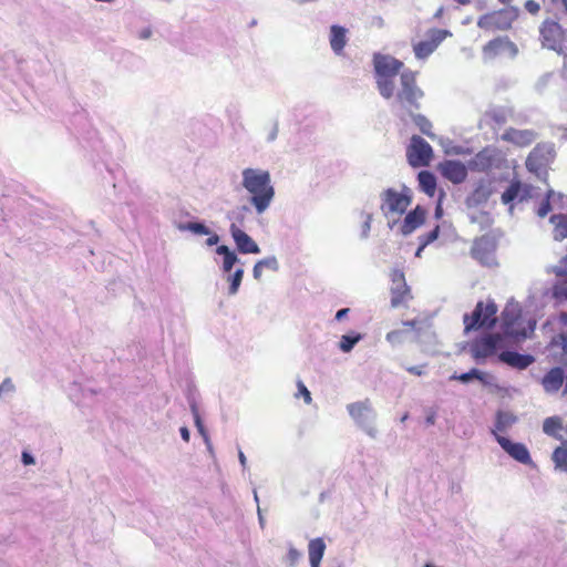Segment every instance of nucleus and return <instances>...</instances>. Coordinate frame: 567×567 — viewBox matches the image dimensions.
Returning a JSON list of instances; mask_svg holds the SVG:
<instances>
[{
	"label": "nucleus",
	"mask_w": 567,
	"mask_h": 567,
	"mask_svg": "<svg viewBox=\"0 0 567 567\" xmlns=\"http://www.w3.org/2000/svg\"><path fill=\"white\" fill-rule=\"evenodd\" d=\"M241 175V184L250 195V204L258 214H262L275 197L270 173L259 168H245Z\"/></svg>",
	"instance_id": "f257e3e1"
},
{
	"label": "nucleus",
	"mask_w": 567,
	"mask_h": 567,
	"mask_svg": "<svg viewBox=\"0 0 567 567\" xmlns=\"http://www.w3.org/2000/svg\"><path fill=\"white\" fill-rule=\"evenodd\" d=\"M394 103L400 111L408 115L421 107V100L424 97L423 90L417 84V72L405 69L400 74V86L394 90Z\"/></svg>",
	"instance_id": "f03ea898"
},
{
	"label": "nucleus",
	"mask_w": 567,
	"mask_h": 567,
	"mask_svg": "<svg viewBox=\"0 0 567 567\" xmlns=\"http://www.w3.org/2000/svg\"><path fill=\"white\" fill-rule=\"evenodd\" d=\"M373 68L379 93L385 100L394 95V78L404 69L402 61L394 56L377 53L373 55Z\"/></svg>",
	"instance_id": "7ed1b4c3"
},
{
	"label": "nucleus",
	"mask_w": 567,
	"mask_h": 567,
	"mask_svg": "<svg viewBox=\"0 0 567 567\" xmlns=\"http://www.w3.org/2000/svg\"><path fill=\"white\" fill-rule=\"evenodd\" d=\"M497 306L494 301H478L471 315L463 318L465 331L478 330L481 328H493L497 321Z\"/></svg>",
	"instance_id": "20e7f679"
},
{
	"label": "nucleus",
	"mask_w": 567,
	"mask_h": 567,
	"mask_svg": "<svg viewBox=\"0 0 567 567\" xmlns=\"http://www.w3.org/2000/svg\"><path fill=\"white\" fill-rule=\"evenodd\" d=\"M556 156L553 143H538L526 158V168L537 177L546 179L547 169Z\"/></svg>",
	"instance_id": "39448f33"
},
{
	"label": "nucleus",
	"mask_w": 567,
	"mask_h": 567,
	"mask_svg": "<svg viewBox=\"0 0 567 567\" xmlns=\"http://www.w3.org/2000/svg\"><path fill=\"white\" fill-rule=\"evenodd\" d=\"M518 17V10L514 7L504 8L481 16L477 27L487 32L505 31L512 28Z\"/></svg>",
	"instance_id": "423d86ee"
},
{
	"label": "nucleus",
	"mask_w": 567,
	"mask_h": 567,
	"mask_svg": "<svg viewBox=\"0 0 567 567\" xmlns=\"http://www.w3.org/2000/svg\"><path fill=\"white\" fill-rule=\"evenodd\" d=\"M567 34L554 19L547 18L539 25V40L544 48L561 53L565 49Z\"/></svg>",
	"instance_id": "0eeeda50"
},
{
	"label": "nucleus",
	"mask_w": 567,
	"mask_h": 567,
	"mask_svg": "<svg viewBox=\"0 0 567 567\" xmlns=\"http://www.w3.org/2000/svg\"><path fill=\"white\" fill-rule=\"evenodd\" d=\"M381 209L388 216H401L411 204V196L400 193L393 188H388L382 193Z\"/></svg>",
	"instance_id": "6e6552de"
},
{
	"label": "nucleus",
	"mask_w": 567,
	"mask_h": 567,
	"mask_svg": "<svg viewBox=\"0 0 567 567\" xmlns=\"http://www.w3.org/2000/svg\"><path fill=\"white\" fill-rule=\"evenodd\" d=\"M497 243L495 237L491 235H483L475 238L471 255L474 259L484 266H495L497 264L495 251Z\"/></svg>",
	"instance_id": "1a4fd4ad"
},
{
	"label": "nucleus",
	"mask_w": 567,
	"mask_h": 567,
	"mask_svg": "<svg viewBox=\"0 0 567 567\" xmlns=\"http://www.w3.org/2000/svg\"><path fill=\"white\" fill-rule=\"evenodd\" d=\"M390 280L391 307L399 308L406 306L413 297L406 284L404 272L400 269H393L390 274Z\"/></svg>",
	"instance_id": "9d476101"
},
{
	"label": "nucleus",
	"mask_w": 567,
	"mask_h": 567,
	"mask_svg": "<svg viewBox=\"0 0 567 567\" xmlns=\"http://www.w3.org/2000/svg\"><path fill=\"white\" fill-rule=\"evenodd\" d=\"M406 157L412 167L427 166L433 157V150L423 137L413 135L406 150Z\"/></svg>",
	"instance_id": "9b49d317"
},
{
	"label": "nucleus",
	"mask_w": 567,
	"mask_h": 567,
	"mask_svg": "<svg viewBox=\"0 0 567 567\" xmlns=\"http://www.w3.org/2000/svg\"><path fill=\"white\" fill-rule=\"evenodd\" d=\"M452 33L449 30L433 28L426 32V40L413 44V52L419 60L429 58L437 47Z\"/></svg>",
	"instance_id": "f8f14e48"
},
{
	"label": "nucleus",
	"mask_w": 567,
	"mask_h": 567,
	"mask_svg": "<svg viewBox=\"0 0 567 567\" xmlns=\"http://www.w3.org/2000/svg\"><path fill=\"white\" fill-rule=\"evenodd\" d=\"M505 337L501 333H491L477 339L472 346V353L475 359H485L496 353L498 349L505 348Z\"/></svg>",
	"instance_id": "ddd939ff"
},
{
	"label": "nucleus",
	"mask_w": 567,
	"mask_h": 567,
	"mask_svg": "<svg viewBox=\"0 0 567 567\" xmlns=\"http://www.w3.org/2000/svg\"><path fill=\"white\" fill-rule=\"evenodd\" d=\"M517 47L508 37H497L483 47V54L486 59H495L499 55L515 56Z\"/></svg>",
	"instance_id": "4468645a"
},
{
	"label": "nucleus",
	"mask_w": 567,
	"mask_h": 567,
	"mask_svg": "<svg viewBox=\"0 0 567 567\" xmlns=\"http://www.w3.org/2000/svg\"><path fill=\"white\" fill-rule=\"evenodd\" d=\"M231 237L241 254H259L260 248L255 240L247 235L236 223H231L229 227Z\"/></svg>",
	"instance_id": "2eb2a0df"
},
{
	"label": "nucleus",
	"mask_w": 567,
	"mask_h": 567,
	"mask_svg": "<svg viewBox=\"0 0 567 567\" xmlns=\"http://www.w3.org/2000/svg\"><path fill=\"white\" fill-rule=\"evenodd\" d=\"M501 447L515 461L522 464H532V457L528 449L523 443H515L505 436L497 437Z\"/></svg>",
	"instance_id": "dca6fc26"
},
{
	"label": "nucleus",
	"mask_w": 567,
	"mask_h": 567,
	"mask_svg": "<svg viewBox=\"0 0 567 567\" xmlns=\"http://www.w3.org/2000/svg\"><path fill=\"white\" fill-rule=\"evenodd\" d=\"M440 172L443 177L454 184H460L467 177V169L465 165L458 161H444L440 164Z\"/></svg>",
	"instance_id": "f3484780"
},
{
	"label": "nucleus",
	"mask_w": 567,
	"mask_h": 567,
	"mask_svg": "<svg viewBox=\"0 0 567 567\" xmlns=\"http://www.w3.org/2000/svg\"><path fill=\"white\" fill-rule=\"evenodd\" d=\"M543 432L560 443H567V424H564L561 416L546 417L543 421Z\"/></svg>",
	"instance_id": "a211bd4d"
},
{
	"label": "nucleus",
	"mask_w": 567,
	"mask_h": 567,
	"mask_svg": "<svg viewBox=\"0 0 567 567\" xmlns=\"http://www.w3.org/2000/svg\"><path fill=\"white\" fill-rule=\"evenodd\" d=\"M502 140L519 147H526L536 140V133L533 130L509 127L503 133Z\"/></svg>",
	"instance_id": "6ab92c4d"
},
{
	"label": "nucleus",
	"mask_w": 567,
	"mask_h": 567,
	"mask_svg": "<svg viewBox=\"0 0 567 567\" xmlns=\"http://www.w3.org/2000/svg\"><path fill=\"white\" fill-rule=\"evenodd\" d=\"M419 323L417 320L402 321V328L388 332L385 340L393 347L400 346L408 340L412 332L419 330Z\"/></svg>",
	"instance_id": "aec40b11"
},
{
	"label": "nucleus",
	"mask_w": 567,
	"mask_h": 567,
	"mask_svg": "<svg viewBox=\"0 0 567 567\" xmlns=\"http://www.w3.org/2000/svg\"><path fill=\"white\" fill-rule=\"evenodd\" d=\"M532 195V186L525 185L520 181H513L506 190L502 194V203L507 205L514 199L525 200Z\"/></svg>",
	"instance_id": "412c9836"
},
{
	"label": "nucleus",
	"mask_w": 567,
	"mask_h": 567,
	"mask_svg": "<svg viewBox=\"0 0 567 567\" xmlns=\"http://www.w3.org/2000/svg\"><path fill=\"white\" fill-rule=\"evenodd\" d=\"M499 360L509 367L524 370L534 362V357L530 354H520L515 351H503L498 355Z\"/></svg>",
	"instance_id": "4be33fe9"
},
{
	"label": "nucleus",
	"mask_w": 567,
	"mask_h": 567,
	"mask_svg": "<svg viewBox=\"0 0 567 567\" xmlns=\"http://www.w3.org/2000/svg\"><path fill=\"white\" fill-rule=\"evenodd\" d=\"M517 422V416L508 411H497L495 415V424L492 434L495 440L503 436L502 433L507 432Z\"/></svg>",
	"instance_id": "5701e85b"
},
{
	"label": "nucleus",
	"mask_w": 567,
	"mask_h": 567,
	"mask_svg": "<svg viewBox=\"0 0 567 567\" xmlns=\"http://www.w3.org/2000/svg\"><path fill=\"white\" fill-rule=\"evenodd\" d=\"M426 212L421 206H416L413 210L406 214L401 231L403 235H409L419 228L425 220Z\"/></svg>",
	"instance_id": "b1692460"
},
{
	"label": "nucleus",
	"mask_w": 567,
	"mask_h": 567,
	"mask_svg": "<svg viewBox=\"0 0 567 567\" xmlns=\"http://www.w3.org/2000/svg\"><path fill=\"white\" fill-rule=\"evenodd\" d=\"M564 370L559 367L551 368L542 379V385L547 393L557 392L564 383Z\"/></svg>",
	"instance_id": "393cba45"
},
{
	"label": "nucleus",
	"mask_w": 567,
	"mask_h": 567,
	"mask_svg": "<svg viewBox=\"0 0 567 567\" xmlns=\"http://www.w3.org/2000/svg\"><path fill=\"white\" fill-rule=\"evenodd\" d=\"M347 44V29L340 25H332L330 29V45L336 54H341Z\"/></svg>",
	"instance_id": "a878e982"
},
{
	"label": "nucleus",
	"mask_w": 567,
	"mask_h": 567,
	"mask_svg": "<svg viewBox=\"0 0 567 567\" xmlns=\"http://www.w3.org/2000/svg\"><path fill=\"white\" fill-rule=\"evenodd\" d=\"M324 550L326 544L322 538H315L309 542L308 554L311 567H320Z\"/></svg>",
	"instance_id": "bb28decb"
},
{
	"label": "nucleus",
	"mask_w": 567,
	"mask_h": 567,
	"mask_svg": "<svg viewBox=\"0 0 567 567\" xmlns=\"http://www.w3.org/2000/svg\"><path fill=\"white\" fill-rule=\"evenodd\" d=\"M420 188L429 196H434L436 190V178L433 173L422 171L417 175Z\"/></svg>",
	"instance_id": "cd10ccee"
},
{
	"label": "nucleus",
	"mask_w": 567,
	"mask_h": 567,
	"mask_svg": "<svg viewBox=\"0 0 567 567\" xmlns=\"http://www.w3.org/2000/svg\"><path fill=\"white\" fill-rule=\"evenodd\" d=\"M549 220L554 225L555 240L561 241L567 238V215L556 214Z\"/></svg>",
	"instance_id": "c85d7f7f"
},
{
	"label": "nucleus",
	"mask_w": 567,
	"mask_h": 567,
	"mask_svg": "<svg viewBox=\"0 0 567 567\" xmlns=\"http://www.w3.org/2000/svg\"><path fill=\"white\" fill-rule=\"evenodd\" d=\"M348 412L353 420L362 422L365 415L371 411L370 401L354 402L348 405Z\"/></svg>",
	"instance_id": "c756f323"
},
{
	"label": "nucleus",
	"mask_w": 567,
	"mask_h": 567,
	"mask_svg": "<svg viewBox=\"0 0 567 567\" xmlns=\"http://www.w3.org/2000/svg\"><path fill=\"white\" fill-rule=\"evenodd\" d=\"M519 318V310L513 306H507L502 312L503 328L507 334H515L512 327Z\"/></svg>",
	"instance_id": "7c9ffc66"
},
{
	"label": "nucleus",
	"mask_w": 567,
	"mask_h": 567,
	"mask_svg": "<svg viewBox=\"0 0 567 567\" xmlns=\"http://www.w3.org/2000/svg\"><path fill=\"white\" fill-rule=\"evenodd\" d=\"M555 468L567 473V443H561L551 453Z\"/></svg>",
	"instance_id": "2f4dec72"
},
{
	"label": "nucleus",
	"mask_w": 567,
	"mask_h": 567,
	"mask_svg": "<svg viewBox=\"0 0 567 567\" xmlns=\"http://www.w3.org/2000/svg\"><path fill=\"white\" fill-rule=\"evenodd\" d=\"M451 379L452 380H458V381L464 382V383L471 381L472 379H477L480 381H484V373L481 372L477 369H472L471 371H468L466 373H462L460 375L453 374L451 377Z\"/></svg>",
	"instance_id": "473e14b6"
},
{
	"label": "nucleus",
	"mask_w": 567,
	"mask_h": 567,
	"mask_svg": "<svg viewBox=\"0 0 567 567\" xmlns=\"http://www.w3.org/2000/svg\"><path fill=\"white\" fill-rule=\"evenodd\" d=\"M183 230H189L196 235H210L209 228L203 223L190 221L181 226Z\"/></svg>",
	"instance_id": "72a5a7b5"
},
{
	"label": "nucleus",
	"mask_w": 567,
	"mask_h": 567,
	"mask_svg": "<svg viewBox=\"0 0 567 567\" xmlns=\"http://www.w3.org/2000/svg\"><path fill=\"white\" fill-rule=\"evenodd\" d=\"M439 235H440V226L436 225L434 229H432L431 231L422 235L419 238L420 239L419 250H423L427 245H430L431 243L436 240Z\"/></svg>",
	"instance_id": "f704fd0d"
},
{
	"label": "nucleus",
	"mask_w": 567,
	"mask_h": 567,
	"mask_svg": "<svg viewBox=\"0 0 567 567\" xmlns=\"http://www.w3.org/2000/svg\"><path fill=\"white\" fill-rule=\"evenodd\" d=\"M414 120V123L420 127L421 132L427 136H433L431 133L432 124L424 115H411Z\"/></svg>",
	"instance_id": "c9c22d12"
},
{
	"label": "nucleus",
	"mask_w": 567,
	"mask_h": 567,
	"mask_svg": "<svg viewBox=\"0 0 567 567\" xmlns=\"http://www.w3.org/2000/svg\"><path fill=\"white\" fill-rule=\"evenodd\" d=\"M249 213V208L247 206H241L236 210H233L229 215V218L233 223H236L239 228L244 227L246 215Z\"/></svg>",
	"instance_id": "e433bc0d"
},
{
	"label": "nucleus",
	"mask_w": 567,
	"mask_h": 567,
	"mask_svg": "<svg viewBox=\"0 0 567 567\" xmlns=\"http://www.w3.org/2000/svg\"><path fill=\"white\" fill-rule=\"evenodd\" d=\"M244 276V270L241 268L237 269L230 277V286H229V295L237 293L239 286L241 284Z\"/></svg>",
	"instance_id": "4c0bfd02"
},
{
	"label": "nucleus",
	"mask_w": 567,
	"mask_h": 567,
	"mask_svg": "<svg viewBox=\"0 0 567 567\" xmlns=\"http://www.w3.org/2000/svg\"><path fill=\"white\" fill-rule=\"evenodd\" d=\"M553 194H554V192L551 189H549L546 193L545 199L540 203L539 207L537 208L538 217L544 218L551 210L550 198H551Z\"/></svg>",
	"instance_id": "58836bf2"
},
{
	"label": "nucleus",
	"mask_w": 567,
	"mask_h": 567,
	"mask_svg": "<svg viewBox=\"0 0 567 567\" xmlns=\"http://www.w3.org/2000/svg\"><path fill=\"white\" fill-rule=\"evenodd\" d=\"M360 334L358 336H342L341 340H340V349L343 351V352H349L353 347L354 344L360 340Z\"/></svg>",
	"instance_id": "ea45409f"
},
{
	"label": "nucleus",
	"mask_w": 567,
	"mask_h": 567,
	"mask_svg": "<svg viewBox=\"0 0 567 567\" xmlns=\"http://www.w3.org/2000/svg\"><path fill=\"white\" fill-rule=\"evenodd\" d=\"M238 261V258L234 251H230L223 260V270L229 272L234 265Z\"/></svg>",
	"instance_id": "a19ab883"
},
{
	"label": "nucleus",
	"mask_w": 567,
	"mask_h": 567,
	"mask_svg": "<svg viewBox=\"0 0 567 567\" xmlns=\"http://www.w3.org/2000/svg\"><path fill=\"white\" fill-rule=\"evenodd\" d=\"M524 8L526 9L527 12L534 16L538 14L540 11V4L535 0H526L524 3Z\"/></svg>",
	"instance_id": "79ce46f5"
},
{
	"label": "nucleus",
	"mask_w": 567,
	"mask_h": 567,
	"mask_svg": "<svg viewBox=\"0 0 567 567\" xmlns=\"http://www.w3.org/2000/svg\"><path fill=\"white\" fill-rule=\"evenodd\" d=\"M297 386H298L299 393L303 396L305 402L307 404H310L312 401L310 391L307 389V386L301 381H298Z\"/></svg>",
	"instance_id": "37998d69"
},
{
	"label": "nucleus",
	"mask_w": 567,
	"mask_h": 567,
	"mask_svg": "<svg viewBox=\"0 0 567 567\" xmlns=\"http://www.w3.org/2000/svg\"><path fill=\"white\" fill-rule=\"evenodd\" d=\"M301 557V553L293 548V547H290L289 550H288V554H287V560L289 561L290 565H295Z\"/></svg>",
	"instance_id": "c03bdc74"
},
{
	"label": "nucleus",
	"mask_w": 567,
	"mask_h": 567,
	"mask_svg": "<svg viewBox=\"0 0 567 567\" xmlns=\"http://www.w3.org/2000/svg\"><path fill=\"white\" fill-rule=\"evenodd\" d=\"M260 261L262 264L264 269L265 268H268L271 270L278 269V261L275 257H268V258L261 259Z\"/></svg>",
	"instance_id": "a18cd8bd"
},
{
	"label": "nucleus",
	"mask_w": 567,
	"mask_h": 567,
	"mask_svg": "<svg viewBox=\"0 0 567 567\" xmlns=\"http://www.w3.org/2000/svg\"><path fill=\"white\" fill-rule=\"evenodd\" d=\"M424 368L425 365H412L406 368V371L413 375H422L424 374Z\"/></svg>",
	"instance_id": "49530a36"
},
{
	"label": "nucleus",
	"mask_w": 567,
	"mask_h": 567,
	"mask_svg": "<svg viewBox=\"0 0 567 567\" xmlns=\"http://www.w3.org/2000/svg\"><path fill=\"white\" fill-rule=\"evenodd\" d=\"M262 270H264V267H262L261 261L259 260L254 266V270H252L254 278L259 280L261 278V276H262Z\"/></svg>",
	"instance_id": "de8ad7c7"
},
{
	"label": "nucleus",
	"mask_w": 567,
	"mask_h": 567,
	"mask_svg": "<svg viewBox=\"0 0 567 567\" xmlns=\"http://www.w3.org/2000/svg\"><path fill=\"white\" fill-rule=\"evenodd\" d=\"M219 241V236L217 234H210V236L206 240L207 246L217 245Z\"/></svg>",
	"instance_id": "09e8293b"
},
{
	"label": "nucleus",
	"mask_w": 567,
	"mask_h": 567,
	"mask_svg": "<svg viewBox=\"0 0 567 567\" xmlns=\"http://www.w3.org/2000/svg\"><path fill=\"white\" fill-rule=\"evenodd\" d=\"M231 250L226 245H220L217 247L216 252L218 255L227 256Z\"/></svg>",
	"instance_id": "8fccbe9b"
},
{
	"label": "nucleus",
	"mask_w": 567,
	"mask_h": 567,
	"mask_svg": "<svg viewBox=\"0 0 567 567\" xmlns=\"http://www.w3.org/2000/svg\"><path fill=\"white\" fill-rule=\"evenodd\" d=\"M22 462L25 465H31V464H34V458L29 453L23 452L22 453Z\"/></svg>",
	"instance_id": "3c124183"
},
{
	"label": "nucleus",
	"mask_w": 567,
	"mask_h": 567,
	"mask_svg": "<svg viewBox=\"0 0 567 567\" xmlns=\"http://www.w3.org/2000/svg\"><path fill=\"white\" fill-rule=\"evenodd\" d=\"M151 35H152V30L150 28H145L138 33V38L143 39V40L151 38Z\"/></svg>",
	"instance_id": "603ef678"
},
{
	"label": "nucleus",
	"mask_w": 567,
	"mask_h": 567,
	"mask_svg": "<svg viewBox=\"0 0 567 567\" xmlns=\"http://www.w3.org/2000/svg\"><path fill=\"white\" fill-rule=\"evenodd\" d=\"M349 312V309L348 308H343V309H340L337 315H336V319L337 320H342Z\"/></svg>",
	"instance_id": "864d4df0"
},
{
	"label": "nucleus",
	"mask_w": 567,
	"mask_h": 567,
	"mask_svg": "<svg viewBox=\"0 0 567 567\" xmlns=\"http://www.w3.org/2000/svg\"><path fill=\"white\" fill-rule=\"evenodd\" d=\"M370 226H371V216H368L367 220L363 224L364 236H367V234L369 233Z\"/></svg>",
	"instance_id": "5fc2aeb1"
},
{
	"label": "nucleus",
	"mask_w": 567,
	"mask_h": 567,
	"mask_svg": "<svg viewBox=\"0 0 567 567\" xmlns=\"http://www.w3.org/2000/svg\"><path fill=\"white\" fill-rule=\"evenodd\" d=\"M181 435H182V439H183L185 442H188V441H189V431L187 430V427H182V429H181Z\"/></svg>",
	"instance_id": "6e6d98bb"
},
{
	"label": "nucleus",
	"mask_w": 567,
	"mask_h": 567,
	"mask_svg": "<svg viewBox=\"0 0 567 567\" xmlns=\"http://www.w3.org/2000/svg\"><path fill=\"white\" fill-rule=\"evenodd\" d=\"M553 2L559 4L564 12L567 13V0H553Z\"/></svg>",
	"instance_id": "4d7b16f0"
},
{
	"label": "nucleus",
	"mask_w": 567,
	"mask_h": 567,
	"mask_svg": "<svg viewBox=\"0 0 567 567\" xmlns=\"http://www.w3.org/2000/svg\"><path fill=\"white\" fill-rule=\"evenodd\" d=\"M195 422L200 432H203V424L198 414L195 415Z\"/></svg>",
	"instance_id": "13d9d810"
},
{
	"label": "nucleus",
	"mask_w": 567,
	"mask_h": 567,
	"mask_svg": "<svg viewBox=\"0 0 567 567\" xmlns=\"http://www.w3.org/2000/svg\"><path fill=\"white\" fill-rule=\"evenodd\" d=\"M10 386H11L10 381H9V380H6V381L0 385V393H1L4 389H9Z\"/></svg>",
	"instance_id": "bf43d9fd"
},
{
	"label": "nucleus",
	"mask_w": 567,
	"mask_h": 567,
	"mask_svg": "<svg viewBox=\"0 0 567 567\" xmlns=\"http://www.w3.org/2000/svg\"><path fill=\"white\" fill-rule=\"evenodd\" d=\"M435 216H436L437 218H440V217L442 216V208H441V206H440V205L435 208Z\"/></svg>",
	"instance_id": "052dcab7"
},
{
	"label": "nucleus",
	"mask_w": 567,
	"mask_h": 567,
	"mask_svg": "<svg viewBox=\"0 0 567 567\" xmlns=\"http://www.w3.org/2000/svg\"><path fill=\"white\" fill-rule=\"evenodd\" d=\"M454 1L457 2L461 6H466V4L470 3V0H454Z\"/></svg>",
	"instance_id": "680f3d73"
},
{
	"label": "nucleus",
	"mask_w": 567,
	"mask_h": 567,
	"mask_svg": "<svg viewBox=\"0 0 567 567\" xmlns=\"http://www.w3.org/2000/svg\"><path fill=\"white\" fill-rule=\"evenodd\" d=\"M426 422H427L429 424H434V422H435V417H434V415L427 416V417H426Z\"/></svg>",
	"instance_id": "e2e57ef3"
},
{
	"label": "nucleus",
	"mask_w": 567,
	"mask_h": 567,
	"mask_svg": "<svg viewBox=\"0 0 567 567\" xmlns=\"http://www.w3.org/2000/svg\"><path fill=\"white\" fill-rule=\"evenodd\" d=\"M563 69L564 71H567V56H565Z\"/></svg>",
	"instance_id": "0e129e2a"
},
{
	"label": "nucleus",
	"mask_w": 567,
	"mask_h": 567,
	"mask_svg": "<svg viewBox=\"0 0 567 567\" xmlns=\"http://www.w3.org/2000/svg\"><path fill=\"white\" fill-rule=\"evenodd\" d=\"M503 4H508L512 0H498Z\"/></svg>",
	"instance_id": "69168bd1"
},
{
	"label": "nucleus",
	"mask_w": 567,
	"mask_h": 567,
	"mask_svg": "<svg viewBox=\"0 0 567 567\" xmlns=\"http://www.w3.org/2000/svg\"><path fill=\"white\" fill-rule=\"evenodd\" d=\"M239 457H240L241 463H244L245 462V456H244L243 453L239 454Z\"/></svg>",
	"instance_id": "338daca9"
},
{
	"label": "nucleus",
	"mask_w": 567,
	"mask_h": 567,
	"mask_svg": "<svg viewBox=\"0 0 567 567\" xmlns=\"http://www.w3.org/2000/svg\"><path fill=\"white\" fill-rule=\"evenodd\" d=\"M425 567H434L433 565L431 564H426Z\"/></svg>",
	"instance_id": "774afa93"
}]
</instances>
